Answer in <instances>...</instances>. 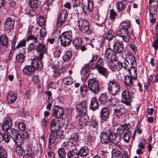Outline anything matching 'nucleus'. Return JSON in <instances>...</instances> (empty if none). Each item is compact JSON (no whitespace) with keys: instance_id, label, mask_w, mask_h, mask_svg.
I'll list each match as a JSON object with an SVG mask.
<instances>
[{"instance_id":"nucleus-10","label":"nucleus","mask_w":158,"mask_h":158,"mask_svg":"<svg viewBox=\"0 0 158 158\" xmlns=\"http://www.w3.org/2000/svg\"><path fill=\"white\" fill-rule=\"evenodd\" d=\"M42 59L38 56L32 60L31 65L35 70H39L43 68Z\"/></svg>"},{"instance_id":"nucleus-15","label":"nucleus","mask_w":158,"mask_h":158,"mask_svg":"<svg viewBox=\"0 0 158 158\" xmlns=\"http://www.w3.org/2000/svg\"><path fill=\"white\" fill-rule=\"evenodd\" d=\"M114 111L116 115L118 118L122 117L126 112L125 107L122 104L117 105Z\"/></svg>"},{"instance_id":"nucleus-4","label":"nucleus","mask_w":158,"mask_h":158,"mask_svg":"<svg viewBox=\"0 0 158 158\" xmlns=\"http://www.w3.org/2000/svg\"><path fill=\"white\" fill-rule=\"evenodd\" d=\"M8 132L9 135L17 145H22L23 144L22 139L19 131L14 128L10 129Z\"/></svg>"},{"instance_id":"nucleus-61","label":"nucleus","mask_w":158,"mask_h":158,"mask_svg":"<svg viewBox=\"0 0 158 158\" xmlns=\"http://www.w3.org/2000/svg\"><path fill=\"white\" fill-rule=\"evenodd\" d=\"M26 147V151L28 152L27 154L29 153L30 154H33V152L32 151V148L30 144H27Z\"/></svg>"},{"instance_id":"nucleus-27","label":"nucleus","mask_w":158,"mask_h":158,"mask_svg":"<svg viewBox=\"0 0 158 158\" xmlns=\"http://www.w3.org/2000/svg\"><path fill=\"white\" fill-rule=\"evenodd\" d=\"M126 59L128 64H130L131 66H136L137 63L134 56L132 54H128L126 55Z\"/></svg>"},{"instance_id":"nucleus-30","label":"nucleus","mask_w":158,"mask_h":158,"mask_svg":"<svg viewBox=\"0 0 158 158\" xmlns=\"http://www.w3.org/2000/svg\"><path fill=\"white\" fill-rule=\"evenodd\" d=\"M34 68L31 66H26L23 69V72L27 75L32 74L35 71Z\"/></svg>"},{"instance_id":"nucleus-38","label":"nucleus","mask_w":158,"mask_h":158,"mask_svg":"<svg viewBox=\"0 0 158 158\" xmlns=\"http://www.w3.org/2000/svg\"><path fill=\"white\" fill-rule=\"evenodd\" d=\"M131 134L130 131H127L125 132L123 135V139L124 141L128 143L130 139Z\"/></svg>"},{"instance_id":"nucleus-28","label":"nucleus","mask_w":158,"mask_h":158,"mask_svg":"<svg viewBox=\"0 0 158 158\" xmlns=\"http://www.w3.org/2000/svg\"><path fill=\"white\" fill-rule=\"evenodd\" d=\"M17 94L12 92H9L7 96V101L10 103L15 102L17 98Z\"/></svg>"},{"instance_id":"nucleus-46","label":"nucleus","mask_w":158,"mask_h":158,"mask_svg":"<svg viewBox=\"0 0 158 158\" xmlns=\"http://www.w3.org/2000/svg\"><path fill=\"white\" fill-rule=\"evenodd\" d=\"M79 38L78 37H76L73 40V46L75 47L76 49L77 50L76 52H78L79 49Z\"/></svg>"},{"instance_id":"nucleus-54","label":"nucleus","mask_w":158,"mask_h":158,"mask_svg":"<svg viewBox=\"0 0 158 158\" xmlns=\"http://www.w3.org/2000/svg\"><path fill=\"white\" fill-rule=\"evenodd\" d=\"M98 122L96 120H93L91 122V126L93 130L96 131L98 129Z\"/></svg>"},{"instance_id":"nucleus-55","label":"nucleus","mask_w":158,"mask_h":158,"mask_svg":"<svg viewBox=\"0 0 158 158\" xmlns=\"http://www.w3.org/2000/svg\"><path fill=\"white\" fill-rule=\"evenodd\" d=\"M103 60L101 57H99L96 62L94 68L103 66Z\"/></svg>"},{"instance_id":"nucleus-11","label":"nucleus","mask_w":158,"mask_h":158,"mask_svg":"<svg viewBox=\"0 0 158 158\" xmlns=\"http://www.w3.org/2000/svg\"><path fill=\"white\" fill-rule=\"evenodd\" d=\"M52 109V115L55 118H59L62 116L64 114V109L60 106H55L53 107Z\"/></svg>"},{"instance_id":"nucleus-62","label":"nucleus","mask_w":158,"mask_h":158,"mask_svg":"<svg viewBox=\"0 0 158 158\" xmlns=\"http://www.w3.org/2000/svg\"><path fill=\"white\" fill-rule=\"evenodd\" d=\"M40 36L42 38H44L47 35V32L44 27L42 28L40 30Z\"/></svg>"},{"instance_id":"nucleus-12","label":"nucleus","mask_w":158,"mask_h":158,"mask_svg":"<svg viewBox=\"0 0 158 158\" xmlns=\"http://www.w3.org/2000/svg\"><path fill=\"white\" fill-rule=\"evenodd\" d=\"M36 51L39 53V57L43 58L44 54H46L47 49L45 45L42 42H40L37 44Z\"/></svg>"},{"instance_id":"nucleus-5","label":"nucleus","mask_w":158,"mask_h":158,"mask_svg":"<svg viewBox=\"0 0 158 158\" xmlns=\"http://www.w3.org/2000/svg\"><path fill=\"white\" fill-rule=\"evenodd\" d=\"M119 84L114 79L109 81L107 84L109 92L113 96L116 95L119 91Z\"/></svg>"},{"instance_id":"nucleus-18","label":"nucleus","mask_w":158,"mask_h":158,"mask_svg":"<svg viewBox=\"0 0 158 158\" xmlns=\"http://www.w3.org/2000/svg\"><path fill=\"white\" fill-rule=\"evenodd\" d=\"M15 23L14 19L10 17L8 18L4 24V27L7 30L10 31L13 29Z\"/></svg>"},{"instance_id":"nucleus-39","label":"nucleus","mask_w":158,"mask_h":158,"mask_svg":"<svg viewBox=\"0 0 158 158\" xmlns=\"http://www.w3.org/2000/svg\"><path fill=\"white\" fill-rule=\"evenodd\" d=\"M106 37L109 41L111 40L115 36L114 31L111 29L109 30L106 33Z\"/></svg>"},{"instance_id":"nucleus-58","label":"nucleus","mask_w":158,"mask_h":158,"mask_svg":"<svg viewBox=\"0 0 158 158\" xmlns=\"http://www.w3.org/2000/svg\"><path fill=\"white\" fill-rule=\"evenodd\" d=\"M91 68L89 67V66L86 64L85 66L81 70V74L85 75L87 73L89 70Z\"/></svg>"},{"instance_id":"nucleus-25","label":"nucleus","mask_w":158,"mask_h":158,"mask_svg":"<svg viewBox=\"0 0 158 158\" xmlns=\"http://www.w3.org/2000/svg\"><path fill=\"white\" fill-rule=\"evenodd\" d=\"M78 138L77 132H75L71 133L69 137V139L73 140L72 142H71L73 145V146H77V148H78Z\"/></svg>"},{"instance_id":"nucleus-64","label":"nucleus","mask_w":158,"mask_h":158,"mask_svg":"<svg viewBox=\"0 0 158 158\" xmlns=\"http://www.w3.org/2000/svg\"><path fill=\"white\" fill-rule=\"evenodd\" d=\"M38 23L39 25L42 27L45 25V22L44 19L43 18V17H40L38 20Z\"/></svg>"},{"instance_id":"nucleus-56","label":"nucleus","mask_w":158,"mask_h":158,"mask_svg":"<svg viewBox=\"0 0 158 158\" xmlns=\"http://www.w3.org/2000/svg\"><path fill=\"white\" fill-rule=\"evenodd\" d=\"M62 146L63 148V149L68 151L71 149L73 147L71 145H69L68 142H64Z\"/></svg>"},{"instance_id":"nucleus-57","label":"nucleus","mask_w":158,"mask_h":158,"mask_svg":"<svg viewBox=\"0 0 158 158\" xmlns=\"http://www.w3.org/2000/svg\"><path fill=\"white\" fill-rule=\"evenodd\" d=\"M153 8L152 7L150 9V14H153L155 15L157 13V10L158 8V5L156 4H153Z\"/></svg>"},{"instance_id":"nucleus-29","label":"nucleus","mask_w":158,"mask_h":158,"mask_svg":"<svg viewBox=\"0 0 158 158\" xmlns=\"http://www.w3.org/2000/svg\"><path fill=\"white\" fill-rule=\"evenodd\" d=\"M123 98L127 103H130L131 101V97L129 91L125 90L123 91L122 94Z\"/></svg>"},{"instance_id":"nucleus-3","label":"nucleus","mask_w":158,"mask_h":158,"mask_svg":"<svg viewBox=\"0 0 158 158\" xmlns=\"http://www.w3.org/2000/svg\"><path fill=\"white\" fill-rule=\"evenodd\" d=\"M120 29L118 31L119 36L122 38L123 41L128 42L130 40V35L128 30L130 28V25L126 22H123L120 24Z\"/></svg>"},{"instance_id":"nucleus-34","label":"nucleus","mask_w":158,"mask_h":158,"mask_svg":"<svg viewBox=\"0 0 158 158\" xmlns=\"http://www.w3.org/2000/svg\"><path fill=\"white\" fill-rule=\"evenodd\" d=\"M98 57V56L95 54H92L90 55L89 56L90 62L87 64L89 66V67L91 68L94 65V61L97 59Z\"/></svg>"},{"instance_id":"nucleus-22","label":"nucleus","mask_w":158,"mask_h":158,"mask_svg":"<svg viewBox=\"0 0 158 158\" xmlns=\"http://www.w3.org/2000/svg\"><path fill=\"white\" fill-rule=\"evenodd\" d=\"M4 130L6 131H9L12 127V121L9 117H6L3 123Z\"/></svg>"},{"instance_id":"nucleus-63","label":"nucleus","mask_w":158,"mask_h":158,"mask_svg":"<svg viewBox=\"0 0 158 158\" xmlns=\"http://www.w3.org/2000/svg\"><path fill=\"white\" fill-rule=\"evenodd\" d=\"M123 125H121L119 126L117 129V134L121 135L123 133L124 131L123 128Z\"/></svg>"},{"instance_id":"nucleus-26","label":"nucleus","mask_w":158,"mask_h":158,"mask_svg":"<svg viewBox=\"0 0 158 158\" xmlns=\"http://www.w3.org/2000/svg\"><path fill=\"white\" fill-rule=\"evenodd\" d=\"M93 1L89 0L88 4V8H87V6L85 3H82L81 4V8L82 10H81V11L82 12L86 13V11H87L88 10H90L91 9H92L93 7Z\"/></svg>"},{"instance_id":"nucleus-16","label":"nucleus","mask_w":158,"mask_h":158,"mask_svg":"<svg viewBox=\"0 0 158 158\" xmlns=\"http://www.w3.org/2000/svg\"><path fill=\"white\" fill-rule=\"evenodd\" d=\"M74 148L68 151L67 156L68 158H78L79 151L77 150V146H73Z\"/></svg>"},{"instance_id":"nucleus-23","label":"nucleus","mask_w":158,"mask_h":158,"mask_svg":"<svg viewBox=\"0 0 158 158\" xmlns=\"http://www.w3.org/2000/svg\"><path fill=\"white\" fill-rule=\"evenodd\" d=\"M99 108V103L96 97H93L91 100L89 105V108L93 111H94Z\"/></svg>"},{"instance_id":"nucleus-1","label":"nucleus","mask_w":158,"mask_h":158,"mask_svg":"<svg viewBox=\"0 0 158 158\" xmlns=\"http://www.w3.org/2000/svg\"><path fill=\"white\" fill-rule=\"evenodd\" d=\"M101 141L103 144L107 145L108 149H112L111 143H118L121 140V135L113 132L110 129L102 131L101 134Z\"/></svg>"},{"instance_id":"nucleus-31","label":"nucleus","mask_w":158,"mask_h":158,"mask_svg":"<svg viewBox=\"0 0 158 158\" xmlns=\"http://www.w3.org/2000/svg\"><path fill=\"white\" fill-rule=\"evenodd\" d=\"M149 80V81H148V83L147 85H144L145 89H147V88L148 87L151 81L156 82L158 81V74L156 73V75H155L154 74H151L150 75V77Z\"/></svg>"},{"instance_id":"nucleus-50","label":"nucleus","mask_w":158,"mask_h":158,"mask_svg":"<svg viewBox=\"0 0 158 158\" xmlns=\"http://www.w3.org/2000/svg\"><path fill=\"white\" fill-rule=\"evenodd\" d=\"M88 153V150L87 147H84L80 150V156H86Z\"/></svg>"},{"instance_id":"nucleus-8","label":"nucleus","mask_w":158,"mask_h":158,"mask_svg":"<svg viewBox=\"0 0 158 158\" xmlns=\"http://www.w3.org/2000/svg\"><path fill=\"white\" fill-rule=\"evenodd\" d=\"M64 138L63 131L59 130L53 133H51L49 139V145H52L54 143L56 139L58 140L63 139Z\"/></svg>"},{"instance_id":"nucleus-60","label":"nucleus","mask_w":158,"mask_h":158,"mask_svg":"<svg viewBox=\"0 0 158 158\" xmlns=\"http://www.w3.org/2000/svg\"><path fill=\"white\" fill-rule=\"evenodd\" d=\"M26 40H23L19 42L16 46V49H18L23 47H25L26 45Z\"/></svg>"},{"instance_id":"nucleus-43","label":"nucleus","mask_w":158,"mask_h":158,"mask_svg":"<svg viewBox=\"0 0 158 158\" xmlns=\"http://www.w3.org/2000/svg\"><path fill=\"white\" fill-rule=\"evenodd\" d=\"M116 6L118 12L123 10L126 7L125 5L120 1H118L117 2Z\"/></svg>"},{"instance_id":"nucleus-48","label":"nucleus","mask_w":158,"mask_h":158,"mask_svg":"<svg viewBox=\"0 0 158 158\" xmlns=\"http://www.w3.org/2000/svg\"><path fill=\"white\" fill-rule=\"evenodd\" d=\"M7 156V152L6 150L2 146L0 147V158H6Z\"/></svg>"},{"instance_id":"nucleus-37","label":"nucleus","mask_w":158,"mask_h":158,"mask_svg":"<svg viewBox=\"0 0 158 158\" xmlns=\"http://www.w3.org/2000/svg\"><path fill=\"white\" fill-rule=\"evenodd\" d=\"M29 40H32L33 42H32V43L36 44H37L40 42L38 40V38L32 34H30L29 35L26 39V40L28 42Z\"/></svg>"},{"instance_id":"nucleus-51","label":"nucleus","mask_w":158,"mask_h":158,"mask_svg":"<svg viewBox=\"0 0 158 158\" xmlns=\"http://www.w3.org/2000/svg\"><path fill=\"white\" fill-rule=\"evenodd\" d=\"M113 60H108L107 64L110 69L112 71L115 72L116 71V69L115 68V64L113 63Z\"/></svg>"},{"instance_id":"nucleus-53","label":"nucleus","mask_w":158,"mask_h":158,"mask_svg":"<svg viewBox=\"0 0 158 158\" xmlns=\"http://www.w3.org/2000/svg\"><path fill=\"white\" fill-rule=\"evenodd\" d=\"M73 6L74 9L75 10L74 14L76 15H78L79 13L78 12V9L77 7L79 6V0H73Z\"/></svg>"},{"instance_id":"nucleus-36","label":"nucleus","mask_w":158,"mask_h":158,"mask_svg":"<svg viewBox=\"0 0 158 158\" xmlns=\"http://www.w3.org/2000/svg\"><path fill=\"white\" fill-rule=\"evenodd\" d=\"M135 67L131 66L130 67V69L128 70V71L130 74L131 76L132 77V76L133 78L134 79H136L137 75V70Z\"/></svg>"},{"instance_id":"nucleus-17","label":"nucleus","mask_w":158,"mask_h":158,"mask_svg":"<svg viewBox=\"0 0 158 158\" xmlns=\"http://www.w3.org/2000/svg\"><path fill=\"white\" fill-rule=\"evenodd\" d=\"M105 56L108 60H116V57L115 55V53L113 49L110 48H108L105 51Z\"/></svg>"},{"instance_id":"nucleus-44","label":"nucleus","mask_w":158,"mask_h":158,"mask_svg":"<svg viewBox=\"0 0 158 158\" xmlns=\"http://www.w3.org/2000/svg\"><path fill=\"white\" fill-rule=\"evenodd\" d=\"M25 59L24 56L22 53L17 54L16 56V61L20 63L23 62Z\"/></svg>"},{"instance_id":"nucleus-6","label":"nucleus","mask_w":158,"mask_h":158,"mask_svg":"<svg viewBox=\"0 0 158 158\" xmlns=\"http://www.w3.org/2000/svg\"><path fill=\"white\" fill-rule=\"evenodd\" d=\"M88 87L93 94H97L99 93L100 87L98 81L95 78H90L88 81Z\"/></svg>"},{"instance_id":"nucleus-35","label":"nucleus","mask_w":158,"mask_h":158,"mask_svg":"<svg viewBox=\"0 0 158 158\" xmlns=\"http://www.w3.org/2000/svg\"><path fill=\"white\" fill-rule=\"evenodd\" d=\"M130 48L134 53H136L137 51L138 43L136 41H134L128 44Z\"/></svg>"},{"instance_id":"nucleus-14","label":"nucleus","mask_w":158,"mask_h":158,"mask_svg":"<svg viewBox=\"0 0 158 158\" xmlns=\"http://www.w3.org/2000/svg\"><path fill=\"white\" fill-rule=\"evenodd\" d=\"M29 4L31 8L30 13L31 15H35L36 14L35 11L38 6V0H29Z\"/></svg>"},{"instance_id":"nucleus-42","label":"nucleus","mask_w":158,"mask_h":158,"mask_svg":"<svg viewBox=\"0 0 158 158\" xmlns=\"http://www.w3.org/2000/svg\"><path fill=\"white\" fill-rule=\"evenodd\" d=\"M80 94L81 97H84L88 90L87 86L86 85L81 86L80 88Z\"/></svg>"},{"instance_id":"nucleus-45","label":"nucleus","mask_w":158,"mask_h":158,"mask_svg":"<svg viewBox=\"0 0 158 158\" xmlns=\"http://www.w3.org/2000/svg\"><path fill=\"white\" fill-rule=\"evenodd\" d=\"M63 82L65 85H70L73 83V80L71 77H66L63 79Z\"/></svg>"},{"instance_id":"nucleus-49","label":"nucleus","mask_w":158,"mask_h":158,"mask_svg":"<svg viewBox=\"0 0 158 158\" xmlns=\"http://www.w3.org/2000/svg\"><path fill=\"white\" fill-rule=\"evenodd\" d=\"M17 145L15 149L16 152L19 156L23 155L24 153V149L22 147L19 146V145Z\"/></svg>"},{"instance_id":"nucleus-40","label":"nucleus","mask_w":158,"mask_h":158,"mask_svg":"<svg viewBox=\"0 0 158 158\" xmlns=\"http://www.w3.org/2000/svg\"><path fill=\"white\" fill-rule=\"evenodd\" d=\"M71 57V52L70 51H67L65 53L62 58L63 61L64 62H66L70 60Z\"/></svg>"},{"instance_id":"nucleus-19","label":"nucleus","mask_w":158,"mask_h":158,"mask_svg":"<svg viewBox=\"0 0 158 158\" xmlns=\"http://www.w3.org/2000/svg\"><path fill=\"white\" fill-rule=\"evenodd\" d=\"M58 120L56 118L52 119L50 122L49 125V129L51 133H53L59 129L58 125L57 124V122Z\"/></svg>"},{"instance_id":"nucleus-2","label":"nucleus","mask_w":158,"mask_h":158,"mask_svg":"<svg viewBox=\"0 0 158 158\" xmlns=\"http://www.w3.org/2000/svg\"><path fill=\"white\" fill-rule=\"evenodd\" d=\"M87 103L85 100L80 102V126L81 128L85 127L89 123V119L86 114Z\"/></svg>"},{"instance_id":"nucleus-24","label":"nucleus","mask_w":158,"mask_h":158,"mask_svg":"<svg viewBox=\"0 0 158 158\" xmlns=\"http://www.w3.org/2000/svg\"><path fill=\"white\" fill-rule=\"evenodd\" d=\"M113 48L115 53L119 54L123 53L124 48L122 44L116 42L113 45Z\"/></svg>"},{"instance_id":"nucleus-13","label":"nucleus","mask_w":158,"mask_h":158,"mask_svg":"<svg viewBox=\"0 0 158 158\" xmlns=\"http://www.w3.org/2000/svg\"><path fill=\"white\" fill-rule=\"evenodd\" d=\"M68 18V13L66 10H64L59 13L58 15V20L57 26L58 27L60 26Z\"/></svg>"},{"instance_id":"nucleus-20","label":"nucleus","mask_w":158,"mask_h":158,"mask_svg":"<svg viewBox=\"0 0 158 158\" xmlns=\"http://www.w3.org/2000/svg\"><path fill=\"white\" fill-rule=\"evenodd\" d=\"M109 115L108 109L106 107H103L100 112V117L104 121H107Z\"/></svg>"},{"instance_id":"nucleus-47","label":"nucleus","mask_w":158,"mask_h":158,"mask_svg":"<svg viewBox=\"0 0 158 158\" xmlns=\"http://www.w3.org/2000/svg\"><path fill=\"white\" fill-rule=\"evenodd\" d=\"M58 154L59 156L61 158H65L66 156V153L65 150L63 148H60L58 150Z\"/></svg>"},{"instance_id":"nucleus-33","label":"nucleus","mask_w":158,"mask_h":158,"mask_svg":"<svg viewBox=\"0 0 158 158\" xmlns=\"http://www.w3.org/2000/svg\"><path fill=\"white\" fill-rule=\"evenodd\" d=\"M108 98L107 95L104 94H102L100 95L99 98V101L101 104H105L108 101Z\"/></svg>"},{"instance_id":"nucleus-59","label":"nucleus","mask_w":158,"mask_h":158,"mask_svg":"<svg viewBox=\"0 0 158 158\" xmlns=\"http://www.w3.org/2000/svg\"><path fill=\"white\" fill-rule=\"evenodd\" d=\"M37 44L33 43H30L28 47V50L29 51H33L35 50H36Z\"/></svg>"},{"instance_id":"nucleus-32","label":"nucleus","mask_w":158,"mask_h":158,"mask_svg":"<svg viewBox=\"0 0 158 158\" xmlns=\"http://www.w3.org/2000/svg\"><path fill=\"white\" fill-rule=\"evenodd\" d=\"M9 40L7 36L5 35H2L0 37V42L2 46L7 48Z\"/></svg>"},{"instance_id":"nucleus-21","label":"nucleus","mask_w":158,"mask_h":158,"mask_svg":"<svg viewBox=\"0 0 158 158\" xmlns=\"http://www.w3.org/2000/svg\"><path fill=\"white\" fill-rule=\"evenodd\" d=\"M133 78L132 77L129 75H127L124 77V82L127 89H130L133 85Z\"/></svg>"},{"instance_id":"nucleus-9","label":"nucleus","mask_w":158,"mask_h":158,"mask_svg":"<svg viewBox=\"0 0 158 158\" xmlns=\"http://www.w3.org/2000/svg\"><path fill=\"white\" fill-rule=\"evenodd\" d=\"M80 30L82 32L88 34L91 33L90 30L89 29V23L85 19H80Z\"/></svg>"},{"instance_id":"nucleus-7","label":"nucleus","mask_w":158,"mask_h":158,"mask_svg":"<svg viewBox=\"0 0 158 158\" xmlns=\"http://www.w3.org/2000/svg\"><path fill=\"white\" fill-rule=\"evenodd\" d=\"M72 39V34L71 31H68L62 33L60 39V43L62 46L66 47L69 45Z\"/></svg>"},{"instance_id":"nucleus-41","label":"nucleus","mask_w":158,"mask_h":158,"mask_svg":"<svg viewBox=\"0 0 158 158\" xmlns=\"http://www.w3.org/2000/svg\"><path fill=\"white\" fill-rule=\"evenodd\" d=\"M95 69L98 71L99 73L103 75L106 76L107 74L106 69L104 68L103 66L95 68Z\"/></svg>"},{"instance_id":"nucleus-52","label":"nucleus","mask_w":158,"mask_h":158,"mask_svg":"<svg viewBox=\"0 0 158 158\" xmlns=\"http://www.w3.org/2000/svg\"><path fill=\"white\" fill-rule=\"evenodd\" d=\"M112 158H116L119 155H122L121 152L117 149H114L111 151Z\"/></svg>"}]
</instances>
